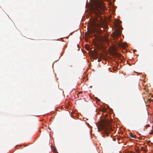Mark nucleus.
I'll return each instance as SVG.
<instances>
[{
	"label": "nucleus",
	"mask_w": 153,
	"mask_h": 153,
	"mask_svg": "<svg viewBox=\"0 0 153 153\" xmlns=\"http://www.w3.org/2000/svg\"><path fill=\"white\" fill-rule=\"evenodd\" d=\"M119 22H120V21H119ZM118 24L119 25L120 24V22H118Z\"/></svg>",
	"instance_id": "13"
},
{
	"label": "nucleus",
	"mask_w": 153,
	"mask_h": 153,
	"mask_svg": "<svg viewBox=\"0 0 153 153\" xmlns=\"http://www.w3.org/2000/svg\"><path fill=\"white\" fill-rule=\"evenodd\" d=\"M109 126V123L107 124V123L105 122H103L100 126L102 130H104L105 134L107 136H108L111 133L110 130L111 128Z\"/></svg>",
	"instance_id": "2"
},
{
	"label": "nucleus",
	"mask_w": 153,
	"mask_h": 153,
	"mask_svg": "<svg viewBox=\"0 0 153 153\" xmlns=\"http://www.w3.org/2000/svg\"><path fill=\"white\" fill-rule=\"evenodd\" d=\"M94 56H96V58L97 59L98 57L99 56V53L97 51H95L94 53H93Z\"/></svg>",
	"instance_id": "6"
},
{
	"label": "nucleus",
	"mask_w": 153,
	"mask_h": 153,
	"mask_svg": "<svg viewBox=\"0 0 153 153\" xmlns=\"http://www.w3.org/2000/svg\"><path fill=\"white\" fill-rule=\"evenodd\" d=\"M146 126H147V127H149V126H149V125H146Z\"/></svg>",
	"instance_id": "11"
},
{
	"label": "nucleus",
	"mask_w": 153,
	"mask_h": 153,
	"mask_svg": "<svg viewBox=\"0 0 153 153\" xmlns=\"http://www.w3.org/2000/svg\"><path fill=\"white\" fill-rule=\"evenodd\" d=\"M104 9L105 8L103 6L97 4L93 8L92 12L94 13L97 17L98 18L99 17L100 19L102 16H101L100 17V16L101 15H104ZM102 16H103L102 15Z\"/></svg>",
	"instance_id": "1"
},
{
	"label": "nucleus",
	"mask_w": 153,
	"mask_h": 153,
	"mask_svg": "<svg viewBox=\"0 0 153 153\" xmlns=\"http://www.w3.org/2000/svg\"><path fill=\"white\" fill-rule=\"evenodd\" d=\"M150 134H153V131H152L150 133Z\"/></svg>",
	"instance_id": "9"
},
{
	"label": "nucleus",
	"mask_w": 153,
	"mask_h": 153,
	"mask_svg": "<svg viewBox=\"0 0 153 153\" xmlns=\"http://www.w3.org/2000/svg\"><path fill=\"white\" fill-rule=\"evenodd\" d=\"M119 44V47H121L123 48H125L126 47V45L124 44H122L121 43H118Z\"/></svg>",
	"instance_id": "5"
},
{
	"label": "nucleus",
	"mask_w": 153,
	"mask_h": 153,
	"mask_svg": "<svg viewBox=\"0 0 153 153\" xmlns=\"http://www.w3.org/2000/svg\"><path fill=\"white\" fill-rule=\"evenodd\" d=\"M51 149L54 152H55L56 151V149L54 146H52L51 147Z\"/></svg>",
	"instance_id": "7"
},
{
	"label": "nucleus",
	"mask_w": 153,
	"mask_h": 153,
	"mask_svg": "<svg viewBox=\"0 0 153 153\" xmlns=\"http://www.w3.org/2000/svg\"><path fill=\"white\" fill-rule=\"evenodd\" d=\"M82 91H80L79 92L78 94H80L82 93Z\"/></svg>",
	"instance_id": "10"
},
{
	"label": "nucleus",
	"mask_w": 153,
	"mask_h": 153,
	"mask_svg": "<svg viewBox=\"0 0 153 153\" xmlns=\"http://www.w3.org/2000/svg\"><path fill=\"white\" fill-rule=\"evenodd\" d=\"M94 56V58L95 59H97L96 58V56Z\"/></svg>",
	"instance_id": "12"
},
{
	"label": "nucleus",
	"mask_w": 153,
	"mask_h": 153,
	"mask_svg": "<svg viewBox=\"0 0 153 153\" xmlns=\"http://www.w3.org/2000/svg\"><path fill=\"white\" fill-rule=\"evenodd\" d=\"M130 136L132 137V138H135V137H136V136L135 135H133V134H132V133H131L130 134Z\"/></svg>",
	"instance_id": "8"
},
{
	"label": "nucleus",
	"mask_w": 153,
	"mask_h": 153,
	"mask_svg": "<svg viewBox=\"0 0 153 153\" xmlns=\"http://www.w3.org/2000/svg\"><path fill=\"white\" fill-rule=\"evenodd\" d=\"M113 33L114 38L116 39L121 35V33L119 30H117L114 32Z\"/></svg>",
	"instance_id": "4"
},
{
	"label": "nucleus",
	"mask_w": 153,
	"mask_h": 153,
	"mask_svg": "<svg viewBox=\"0 0 153 153\" xmlns=\"http://www.w3.org/2000/svg\"><path fill=\"white\" fill-rule=\"evenodd\" d=\"M92 25L94 27H100L101 26V22L97 18H95L94 21L92 22Z\"/></svg>",
	"instance_id": "3"
}]
</instances>
